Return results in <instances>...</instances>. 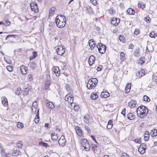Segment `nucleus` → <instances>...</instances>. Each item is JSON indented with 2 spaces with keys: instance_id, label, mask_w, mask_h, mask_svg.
<instances>
[{
  "instance_id": "1",
  "label": "nucleus",
  "mask_w": 157,
  "mask_h": 157,
  "mask_svg": "<svg viewBox=\"0 0 157 157\" xmlns=\"http://www.w3.org/2000/svg\"><path fill=\"white\" fill-rule=\"evenodd\" d=\"M57 16L55 19V22L57 26L59 28H63L64 27L66 24V17L61 15Z\"/></svg>"
},
{
  "instance_id": "2",
  "label": "nucleus",
  "mask_w": 157,
  "mask_h": 157,
  "mask_svg": "<svg viewBox=\"0 0 157 157\" xmlns=\"http://www.w3.org/2000/svg\"><path fill=\"white\" fill-rule=\"evenodd\" d=\"M136 112L138 116H142L144 117L147 114L148 110L145 106L143 105L140 106L137 109Z\"/></svg>"
},
{
  "instance_id": "3",
  "label": "nucleus",
  "mask_w": 157,
  "mask_h": 157,
  "mask_svg": "<svg viewBox=\"0 0 157 157\" xmlns=\"http://www.w3.org/2000/svg\"><path fill=\"white\" fill-rule=\"evenodd\" d=\"M99 52L101 54L104 53L106 49L105 46L101 43H99L97 45Z\"/></svg>"
},
{
  "instance_id": "4",
  "label": "nucleus",
  "mask_w": 157,
  "mask_h": 157,
  "mask_svg": "<svg viewBox=\"0 0 157 157\" xmlns=\"http://www.w3.org/2000/svg\"><path fill=\"white\" fill-rule=\"evenodd\" d=\"M80 142L82 147H90L89 142L86 139L81 140Z\"/></svg>"
},
{
  "instance_id": "5",
  "label": "nucleus",
  "mask_w": 157,
  "mask_h": 157,
  "mask_svg": "<svg viewBox=\"0 0 157 157\" xmlns=\"http://www.w3.org/2000/svg\"><path fill=\"white\" fill-rule=\"evenodd\" d=\"M65 51V48L63 47L62 45H59L58 48L56 49L57 53L59 55H62Z\"/></svg>"
},
{
  "instance_id": "6",
  "label": "nucleus",
  "mask_w": 157,
  "mask_h": 157,
  "mask_svg": "<svg viewBox=\"0 0 157 157\" xmlns=\"http://www.w3.org/2000/svg\"><path fill=\"white\" fill-rule=\"evenodd\" d=\"M74 99L73 96L70 94H68L66 95L65 97V99L70 103H72L73 102Z\"/></svg>"
},
{
  "instance_id": "7",
  "label": "nucleus",
  "mask_w": 157,
  "mask_h": 157,
  "mask_svg": "<svg viewBox=\"0 0 157 157\" xmlns=\"http://www.w3.org/2000/svg\"><path fill=\"white\" fill-rule=\"evenodd\" d=\"M31 10L35 13H37L38 12V8L37 5L36 4L34 3H32L30 4Z\"/></svg>"
},
{
  "instance_id": "8",
  "label": "nucleus",
  "mask_w": 157,
  "mask_h": 157,
  "mask_svg": "<svg viewBox=\"0 0 157 157\" xmlns=\"http://www.w3.org/2000/svg\"><path fill=\"white\" fill-rule=\"evenodd\" d=\"M120 22V19L117 18H113L111 21V24L114 26L118 25Z\"/></svg>"
},
{
  "instance_id": "9",
  "label": "nucleus",
  "mask_w": 157,
  "mask_h": 157,
  "mask_svg": "<svg viewBox=\"0 0 157 157\" xmlns=\"http://www.w3.org/2000/svg\"><path fill=\"white\" fill-rule=\"evenodd\" d=\"M27 67L23 65L20 67V70L21 74L23 75H25L27 73Z\"/></svg>"
},
{
  "instance_id": "10",
  "label": "nucleus",
  "mask_w": 157,
  "mask_h": 157,
  "mask_svg": "<svg viewBox=\"0 0 157 157\" xmlns=\"http://www.w3.org/2000/svg\"><path fill=\"white\" fill-rule=\"evenodd\" d=\"M76 132L79 136H82L83 132L82 130L78 126H76L75 128Z\"/></svg>"
},
{
  "instance_id": "11",
  "label": "nucleus",
  "mask_w": 157,
  "mask_h": 157,
  "mask_svg": "<svg viewBox=\"0 0 157 157\" xmlns=\"http://www.w3.org/2000/svg\"><path fill=\"white\" fill-rule=\"evenodd\" d=\"M95 60V57L93 55L90 56L88 60V63L90 66L92 65L94 63Z\"/></svg>"
},
{
  "instance_id": "12",
  "label": "nucleus",
  "mask_w": 157,
  "mask_h": 157,
  "mask_svg": "<svg viewBox=\"0 0 157 157\" xmlns=\"http://www.w3.org/2000/svg\"><path fill=\"white\" fill-rule=\"evenodd\" d=\"M128 104L129 106L131 108H134L136 107V105H137L136 102L135 100H132L128 102Z\"/></svg>"
},
{
  "instance_id": "13",
  "label": "nucleus",
  "mask_w": 157,
  "mask_h": 157,
  "mask_svg": "<svg viewBox=\"0 0 157 157\" xmlns=\"http://www.w3.org/2000/svg\"><path fill=\"white\" fill-rule=\"evenodd\" d=\"M143 72V70H141L140 71H138L136 73V77L138 78H140L142 76L145 75L144 71Z\"/></svg>"
},
{
  "instance_id": "14",
  "label": "nucleus",
  "mask_w": 157,
  "mask_h": 157,
  "mask_svg": "<svg viewBox=\"0 0 157 157\" xmlns=\"http://www.w3.org/2000/svg\"><path fill=\"white\" fill-rule=\"evenodd\" d=\"M89 44L90 47V49L92 50L96 46V44H95L94 41L92 39L89 40Z\"/></svg>"
},
{
  "instance_id": "15",
  "label": "nucleus",
  "mask_w": 157,
  "mask_h": 157,
  "mask_svg": "<svg viewBox=\"0 0 157 157\" xmlns=\"http://www.w3.org/2000/svg\"><path fill=\"white\" fill-rule=\"evenodd\" d=\"M86 86L88 89L91 90L94 89V88L96 86H94V84H92V83H91L90 81L89 80L87 83Z\"/></svg>"
},
{
  "instance_id": "16",
  "label": "nucleus",
  "mask_w": 157,
  "mask_h": 157,
  "mask_svg": "<svg viewBox=\"0 0 157 157\" xmlns=\"http://www.w3.org/2000/svg\"><path fill=\"white\" fill-rule=\"evenodd\" d=\"M2 104L4 106H6L8 105V101L7 98L3 97L2 98Z\"/></svg>"
},
{
  "instance_id": "17",
  "label": "nucleus",
  "mask_w": 157,
  "mask_h": 157,
  "mask_svg": "<svg viewBox=\"0 0 157 157\" xmlns=\"http://www.w3.org/2000/svg\"><path fill=\"white\" fill-rule=\"evenodd\" d=\"M64 136H63L62 137V139H60L59 141V143L60 145H61V146L62 147H63L66 143V140H65V138H64Z\"/></svg>"
},
{
  "instance_id": "18",
  "label": "nucleus",
  "mask_w": 157,
  "mask_h": 157,
  "mask_svg": "<svg viewBox=\"0 0 157 157\" xmlns=\"http://www.w3.org/2000/svg\"><path fill=\"white\" fill-rule=\"evenodd\" d=\"M53 71L56 74V76H58L60 74V71L59 68L58 67H54Z\"/></svg>"
},
{
  "instance_id": "19",
  "label": "nucleus",
  "mask_w": 157,
  "mask_h": 157,
  "mask_svg": "<svg viewBox=\"0 0 157 157\" xmlns=\"http://www.w3.org/2000/svg\"><path fill=\"white\" fill-rule=\"evenodd\" d=\"M89 81H90L91 83H92V84H93L94 85V86H96L98 82V80L96 78H90L89 80Z\"/></svg>"
},
{
  "instance_id": "20",
  "label": "nucleus",
  "mask_w": 157,
  "mask_h": 157,
  "mask_svg": "<svg viewBox=\"0 0 157 157\" xmlns=\"http://www.w3.org/2000/svg\"><path fill=\"white\" fill-rule=\"evenodd\" d=\"M46 106L48 109H52L54 107V105L53 103L50 101L47 103Z\"/></svg>"
},
{
  "instance_id": "21",
  "label": "nucleus",
  "mask_w": 157,
  "mask_h": 157,
  "mask_svg": "<svg viewBox=\"0 0 157 157\" xmlns=\"http://www.w3.org/2000/svg\"><path fill=\"white\" fill-rule=\"evenodd\" d=\"M131 88V83L128 84L126 86L125 91L126 93H128L130 91Z\"/></svg>"
},
{
  "instance_id": "22",
  "label": "nucleus",
  "mask_w": 157,
  "mask_h": 157,
  "mask_svg": "<svg viewBox=\"0 0 157 157\" xmlns=\"http://www.w3.org/2000/svg\"><path fill=\"white\" fill-rule=\"evenodd\" d=\"M101 96L102 98H106L109 96V94L107 91L103 92L101 93Z\"/></svg>"
},
{
  "instance_id": "23",
  "label": "nucleus",
  "mask_w": 157,
  "mask_h": 157,
  "mask_svg": "<svg viewBox=\"0 0 157 157\" xmlns=\"http://www.w3.org/2000/svg\"><path fill=\"white\" fill-rule=\"evenodd\" d=\"M127 118L130 120H133L135 117V116L132 113H129L127 115Z\"/></svg>"
},
{
  "instance_id": "24",
  "label": "nucleus",
  "mask_w": 157,
  "mask_h": 157,
  "mask_svg": "<svg viewBox=\"0 0 157 157\" xmlns=\"http://www.w3.org/2000/svg\"><path fill=\"white\" fill-rule=\"evenodd\" d=\"M126 12L129 15H134L135 13V10L131 8L128 9Z\"/></svg>"
},
{
  "instance_id": "25",
  "label": "nucleus",
  "mask_w": 157,
  "mask_h": 157,
  "mask_svg": "<svg viewBox=\"0 0 157 157\" xmlns=\"http://www.w3.org/2000/svg\"><path fill=\"white\" fill-rule=\"evenodd\" d=\"M149 132L146 131L145 132L144 136V139L145 141H147L149 139Z\"/></svg>"
},
{
  "instance_id": "26",
  "label": "nucleus",
  "mask_w": 157,
  "mask_h": 157,
  "mask_svg": "<svg viewBox=\"0 0 157 157\" xmlns=\"http://www.w3.org/2000/svg\"><path fill=\"white\" fill-rule=\"evenodd\" d=\"M138 7L143 9L146 6V4L142 2H139L138 4Z\"/></svg>"
},
{
  "instance_id": "27",
  "label": "nucleus",
  "mask_w": 157,
  "mask_h": 157,
  "mask_svg": "<svg viewBox=\"0 0 157 157\" xmlns=\"http://www.w3.org/2000/svg\"><path fill=\"white\" fill-rule=\"evenodd\" d=\"M89 117V116L88 115H86L84 117V121L87 124H89L90 123Z\"/></svg>"
},
{
  "instance_id": "28",
  "label": "nucleus",
  "mask_w": 157,
  "mask_h": 157,
  "mask_svg": "<svg viewBox=\"0 0 157 157\" xmlns=\"http://www.w3.org/2000/svg\"><path fill=\"white\" fill-rule=\"evenodd\" d=\"M150 134L152 137L156 136L157 135V130L156 129L151 130L150 132Z\"/></svg>"
},
{
  "instance_id": "29",
  "label": "nucleus",
  "mask_w": 157,
  "mask_h": 157,
  "mask_svg": "<svg viewBox=\"0 0 157 157\" xmlns=\"http://www.w3.org/2000/svg\"><path fill=\"white\" fill-rule=\"evenodd\" d=\"M56 10V8L54 7H52L49 10V16L52 15Z\"/></svg>"
},
{
  "instance_id": "30",
  "label": "nucleus",
  "mask_w": 157,
  "mask_h": 157,
  "mask_svg": "<svg viewBox=\"0 0 157 157\" xmlns=\"http://www.w3.org/2000/svg\"><path fill=\"white\" fill-rule=\"evenodd\" d=\"M51 136L52 140H56L58 138L57 134H56L55 132L52 133Z\"/></svg>"
},
{
  "instance_id": "31",
  "label": "nucleus",
  "mask_w": 157,
  "mask_h": 157,
  "mask_svg": "<svg viewBox=\"0 0 157 157\" xmlns=\"http://www.w3.org/2000/svg\"><path fill=\"white\" fill-rule=\"evenodd\" d=\"M92 151L94 152V153L98 154L100 151L99 148H91V149Z\"/></svg>"
},
{
  "instance_id": "32",
  "label": "nucleus",
  "mask_w": 157,
  "mask_h": 157,
  "mask_svg": "<svg viewBox=\"0 0 157 157\" xmlns=\"http://www.w3.org/2000/svg\"><path fill=\"white\" fill-rule=\"evenodd\" d=\"M119 39L120 41L122 43L125 42V38L123 35H120L119 36Z\"/></svg>"
},
{
  "instance_id": "33",
  "label": "nucleus",
  "mask_w": 157,
  "mask_h": 157,
  "mask_svg": "<svg viewBox=\"0 0 157 157\" xmlns=\"http://www.w3.org/2000/svg\"><path fill=\"white\" fill-rule=\"evenodd\" d=\"M146 148H138V151L140 153L143 154L145 151Z\"/></svg>"
},
{
  "instance_id": "34",
  "label": "nucleus",
  "mask_w": 157,
  "mask_h": 157,
  "mask_svg": "<svg viewBox=\"0 0 157 157\" xmlns=\"http://www.w3.org/2000/svg\"><path fill=\"white\" fill-rule=\"evenodd\" d=\"M37 56V53L36 52H33V55L30 56V60H31L35 58Z\"/></svg>"
},
{
  "instance_id": "35",
  "label": "nucleus",
  "mask_w": 157,
  "mask_h": 157,
  "mask_svg": "<svg viewBox=\"0 0 157 157\" xmlns=\"http://www.w3.org/2000/svg\"><path fill=\"white\" fill-rule=\"evenodd\" d=\"M30 67L32 70H34L36 67V64L34 62H31L30 63Z\"/></svg>"
},
{
  "instance_id": "36",
  "label": "nucleus",
  "mask_w": 157,
  "mask_h": 157,
  "mask_svg": "<svg viewBox=\"0 0 157 157\" xmlns=\"http://www.w3.org/2000/svg\"><path fill=\"white\" fill-rule=\"evenodd\" d=\"M45 90H47L48 89L50 86V82L49 81H47L45 82Z\"/></svg>"
},
{
  "instance_id": "37",
  "label": "nucleus",
  "mask_w": 157,
  "mask_h": 157,
  "mask_svg": "<svg viewBox=\"0 0 157 157\" xmlns=\"http://www.w3.org/2000/svg\"><path fill=\"white\" fill-rule=\"evenodd\" d=\"M1 154L4 157H8V155L9 154L6 153L5 152L4 150H3V149H2V150H1Z\"/></svg>"
},
{
  "instance_id": "38",
  "label": "nucleus",
  "mask_w": 157,
  "mask_h": 157,
  "mask_svg": "<svg viewBox=\"0 0 157 157\" xmlns=\"http://www.w3.org/2000/svg\"><path fill=\"white\" fill-rule=\"evenodd\" d=\"M90 97L91 99L93 100H95L98 98V95L96 94L92 93Z\"/></svg>"
},
{
  "instance_id": "39",
  "label": "nucleus",
  "mask_w": 157,
  "mask_h": 157,
  "mask_svg": "<svg viewBox=\"0 0 157 157\" xmlns=\"http://www.w3.org/2000/svg\"><path fill=\"white\" fill-rule=\"evenodd\" d=\"M121 60L124 61L125 59V54L124 52H121L120 54Z\"/></svg>"
},
{
  "instance_id": "40",
  "label": "nucleus",
  "mask_w": 157,
  "mask_h": 157,
  "mask_svg": "<svg viewBox=\"0 0 157 157\" xmlns=\"http://www.w3.org/2000/svg\"><path fill=\"white\" fill-rule=\"evenodd\" d=\"M19 153V151L17 150H14L13 151L12 155L13 156H17L18 155Z\"/></svg>"
},
{
  "instance_id": "41",
  "label": "nucleus",
  "mask_w": 157,
  "mask_h": 157,
  "mask_svg": "<svg viewBox=\"0 0 157 157\" xmlns=\"http://www.w3.org/2000/svg\"><path fill=\"white\" fill-rule=\"evenodd\" d=\"M39 144L41 146L47 147L48 146V144L47 143L44 142L40 141L39 143Z\"/></svg>"
},
{
  "instance_id": "42",
  "label": "nucleus",
  "mask_w": 157,
  "mask_h": 157,
  "mask_svg": "<svg viewBox=\"0 0 157 157\" xmlns=\"http://www.w3.org/2000/svg\"><path fill=\"white\" fill-rule=\"evenodd\" d=\"M66 89L67 91H68L70 93H71V89L69 85L67 84L66 85Z\"/></svg>"
},
{
  "instance_id": "43",
  "label": "nucleus",
  "mask_w": 157,
  "mask_h": 157,
  "mask_svg": "<svg viewBox=\"0 0 157 157\" xmlns=\"http://www.w3.org/2000/svg\"><path fill=\"white\" fill-rule=\"evenodd\" d=\"M134 142L136 143L140 144L141 143V138H137L134 140Z\"/></svg>"
},
{
  "instance_id": "44",
  "label": "nucleus",
  "mask_w": 157,
  "mask_h": 157,
  "mask_svg": "<svg viewBox=\"0 0 157 157\" xmlns=\"http://www.w3.org/2000/svg\"><path fill=\"white\" fill-rule=\"evenodd\" d=\"M149 36L151 38H155L156 35L155 34L154 32H152L150 33Z\"/></svg>"
},
{
  "instance_id": "45",
  "label": "nucleus",
  "mask_w": 157,
  "mask_h": 157,
  "mask_svg": "<svg viewBox=\"0 0 157 157\" xmlns=\"http://www.w3.org/2000/svg\"><path fill=\"white\" fill-rule=\"evenodd\" d=\"M144 100V101H147V102L149 101L150 100V99L146 95H144L143 97Z\"/></svg>"
},
{
  "instance_id": "46",
  "label": "nucleus",
  "mask_w": 157,
  "mask_h": 157,
  "mask_svg": "<svg viewBox=\"0 0 157 157\" xmlns=\"http://www.w3.org/2000/svg\"><path fill=\"white\" fill-rule=\"evenodd\" d=\"M17 126L18 128H21L23 127V124L21 122H18L17 124Z\"/></svg>"
},
{
  "instance_id": "47",
  "label": "nucleus",
  "mask_w": 157,
  "mask_h": 157,
  "mask_svg": "<svg viewBox=\"0 0 157 157\" xmlns=\"http://www.w3.org/2000/svg\"><path fill=\"white\" fill-rule=\"evenodd\" d=\"M7 69L9 71L11 72L13 70V67L10 66H8L7 67Z\"/></svg>"
},
{
  "instance_id": "48",
  "label": "nucleus",
  "mask_w": 157,
  "mask_h": 157,
  "mask_svg": "<svg viewBox=\"0 0 157 157\" xmlns=\"http://www.w3.org/2000/svg\"><path fill=\"white\" fill-rule=\"evenodd\" d=\"M39 121V117L38 115H36L35 119V122L36 123H38Z\"/></svg>"
},
{
  "instance_id": "49",
  "label": "nucleus",
  "mask_w": 157,
  "mask_h": 157,
  "mask_svg": "<svg viewBox=\"0 0 157 157\" xmlns=\"http://www.w3.org/2000/svg\"><path fill=\"white\" fill-rule=\"evenodd\" d=\"M115 12V10L113 8H111L109 10V13L110 14H114Z\"/></svg>"
},
{
  "instance_id": "50",
  "label": "nucleus",
  "mask_w": 157,
  "mask_h": 157,
  "mask_svg": "<svg viewBox=\"0 0 157 157\" xmlns=\"http://www.w3.org/2000/svg\"><path fill=\"white\" fill-rule=\"evenodd\" d=\"M29 91V90L27 88L25 89L23 92V94L25 95H27Z\"/></svg>"
},
{
  "instance_id": "51",
  "label": "nucleus",
  "mask_w": 157,
  "mask_h": 157,
  "mask_svg": "<svg viewBox=\"0 0 157 157\" xmlns=\"http://www.w3.org/2000/svg\"><path fill=\"white\" fill-rule=\"evenodd\" d=\"M140 33V30L138 29H136L134 32V33L136 35H138Z\"/></svg>"
},
{
  "instance_id": "52",
  "label": "nucleus",
  "mask_w": 157,
  "mask_h": 157,
  "mask_svg": "<svg viewBox=\"0 0 157 157\" xmlns=\"http://www.w3.org/2000/svg\"><path fill=\"white\" fill-rule=\"evenodd\" d=\"M121 157H130V156L126 153H124L121 154Z\"/></svg>"
},
{
  "instance_id": "53",
  "label": "nucleus",
  "mask_w": 157,
  "mask_h": 157,
  "mask_svg": "<svg viewBox=\"0 0 157 157\" xmlns=\"http://www.w3.org/2000/svg\"><path fill=\"white\" fill-rule=\"evenodd\" d=\"M37 102L36 101H35L33 103L32 105V107H34V108L35 109L36 108V107H37Z\"/></svg>"
},
{
  "instance_id": "54",
  "label": "nucleus",
  "mask_w": 157,
  "mask_h": 157,
  "mask_svg": "<svg viewBox=\"0 0 157 157\" xmlns=\"http://www.w3.org/2000/svg\"><path fill=\"white\" fill-rule=\"evenodd\" d=\"M125 109H124L122 111L121 114L124 116V117H125Z\"/></svg>"
},
{
  "instance_id": "55",
  "label": "nucleus",
  "mask_w": 157,
  "mask_h": 157,
  "mask_svg": "<svg viewBox=\"0 0 157 157\" xmlns=\"http://www.w3.org/2000/svg\"><path fill=\"white\" fill-rule=\"evenodd\" d=\"M144 20L147 23H149L150 21V18L149 17H146L144 18Z\"/></svg>"
},
{
  "instance_id": "56",
  "label": "nucleus",
  "mask_w": 157,
  "mask_h": 157,
  "mask_svg": "<svg viewBox=\"0 0 157 157\" xmlns=\"http://www.w3.org/2000/svg\"><path fill=\"white\" fill-rule=\"evenodd\" d=\"M74 108L75 110L78 111L79 108V106L78 105H74Z\"/></svg>"
},
{
  "instance_id": "57",
  "label": "nucleus",
  "mask_w": 157,
  "mask_h": 157,
  "mask_svg": "<svg viewBox=\"0 0 157 157\" xmlns=\"http://www.w3.org/2000/svg\"><path fill=\"white\" fill-rule=\"evenodd\" d=\"M84 128L85 129L87 132H88L89 133L90 132V129L88 126H85Z\"/></svg>"
},
{
  "instance_id": "58",
  "label": "nucleus",
  "mask_w": 157,
  "mask_h": 157,
  "mask_svg": "<svg viewBox=\"0 0 157 157\" xmlns=\"http://www.w3.org/2000/svg\"><path fill=\"white\" fill-rule=\"evenodd\" d=\"M19 143H17V147H22V144L21 142H18Z\"/></svg>"
},
{
  "instance_id": "59",
  "label": "nucleus",
  "mask_w": 157,
  "mask_h": 157,
  "mask_svg": "<svg viewBox=\"0 0 157 157\" xmlns=\"http://www.w3.org/2000/svg\"><path fill=\"white\" fill-rule=\"evenodd\" d=\"M28 78L29 80L31 81L33 79V76L31 74H29L28 76Z\"/></svg>"
},
{
  "instance_id": "60",
  "label": "nucleus",
  "mask_w": 157,
  "mask_h": 157,
  "mask_svg": "<svg viewBox=\"0 0 157 157\" xmlns=\"http://www.w3.org/2000/svg\"><path fill=\"white\" fill-rule=\"evenodd\" d=\"M9 37L15 38V35H9L7 36L6 38V40H7V39L9 38Z\"/></svg>"
},
{
  "instance_id": "61",
  "label": "nucleus",
  "mask_w": 157,
  "mask_h": 157,
  "mask_svg": "<svg viewBox=\"0 0 157 157\" xmlns=\"http://www.w3.org/2000/svg\"><path fill=\"white\" fill-rule=\"evenodd\" d=\"M90 2L94 5L97 4V2L96 0H90Z\"/></svg>"
},
{
  "instance_id": "62",
  "label": "nucleus",
  "mask_w": 157,
  "mask_h": 157,
  "mask_svg": "<svg viewBox=\"0 0 157 157\" xmlns=\"http://www.w3.org/2000/svg\"><path fill=\"white\" fill-rule=\"evenodd\" d=\"M139 51L138 50H136L134 52L135 55L136 57L139 56Z\"/></svg>"
},
{
  "instance_id": "63",
  "label": "nucleus",
  "mask_w": 157,
  "mask_h": 157,
  "mask_svg": "<svg viewBox=\"0 0 157 157\" xmlns=\"http://www.w3.org/2000/svg\"><path fill=\"white\" fill-rule=\"evenodd\" d=\"M145 62L142 59H140L139 60V62L138 63V64H140L141 65L144 63Z\"/></svg>"
},
{
  "instance_id": "64",
  "label": "nucleus",
  "mask_w": 157,
  "mask_h": 157,
  "mask_svg": "<svg viewBox=\"0 0 157 157\" xmlns=\"http://www.w3.org/2000/svg\"><path fill=\"white\" fill-rule=\"evenodd\" d=\"M134 47V45L132 44H129L128 46V48L129 49H133Z\"/></svg>"
}]
</instances>
